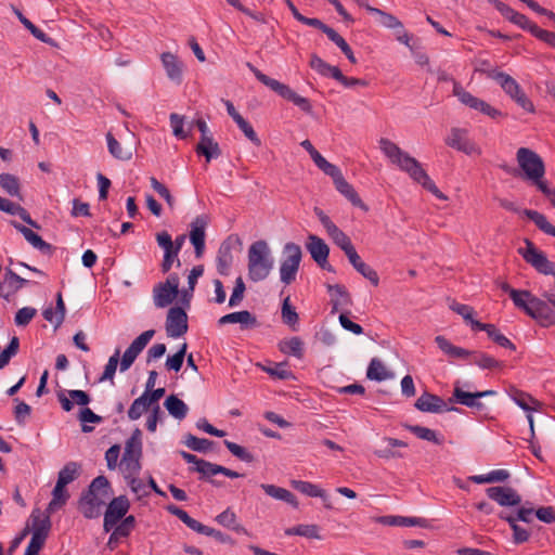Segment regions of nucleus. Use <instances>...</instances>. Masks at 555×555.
I'll use <instances>...</instances> for the list:
<instances>
[{
    "instance_id": "1",
    "label": "nucleus",
    "mask_w": 555,
    "mask_h": 555,
    "mask_svg": "<svg viewBox=\"0 0 555 555\" xmlns=\"http://www.w3.org/2000/svg\"><path fill=\"white\" fill-rule=\"evenodd\" d=\"M379 147L389 160L402 171L406 172L411 179L422 184L424 189L429 191L437 198L447 199V196L437 188L416 158L402 151L395 142L386 138L379 140Z\"/></svg>"
},
{
    "instance_id": "2",
    "label": "nucleus",
    "mask_w": 555,
    "mask_h": 555,
    "mask_svg": "<svg viewBox=\"0 0 555 555\" xmlns=\"http://www.w3.org/2000/svg\"><path fill=\"white\" fill-rule=\"evenodd\" d=\"M516 160L521 172L517 169L509 171L514 177H520L524 181L535 186L541 193L550 185L545 180V165L542 157L528 147H520L516 153Z\"/></svg>"
},
{
    "instance_id": "3",
    "label": "nucleus",
    "mask_w": 555,
    "mask_h": 555,
    "mask_svg": "<svg viewBox=\"0 0 555 555\" xmlns=\"http://www.w3.org/2000/svg\"><path fill=\"white\" fill-rule=\"evenodd\" d=\"M274 260L271 249L266 241L254 242L248 248V278L253 282L266 280L272 268Z\"/></svg>"
},
{
    "instance_id": "4",
    "label": "nucleus",
    "mask_w": 555,
    "mask_h": 555,
    "mask_svg": "<svg viewBox=\"0 0 555 555\" xmlns=\"http://www.w3.org/2000/svg\"><path fill=\"white\" fill-rule=\"evenodd\" d=\"M435 343L437 344L438 348L449 358L466 359L468 357H473V363L482 370H495L502 369L504 366L502 361H499L485 352L470 351L465 348L454 346L442 335L436 336Z\"/></svg>"
},
{
    "instance_id": "5",
    "label": "nucleus",
    "mask_w": 555,
    "mask_h": 555,
    "mask_svg": "<svg viewBox=\"0 0 555 555\" xmlns=\"http://www.w3.org/2000/svg\"><path fill=\"white\" fill-rule=\"evenodd\" d=\"M247 67L261 83H263L272 91L278 93L281 98L292 102L294 105L298 106L302 112L307 114H310L312 112V105L310 101L307 98L297 94L293 89H291L289 86L267 76L257 67H255L251 63H247Z\"/></svg>"
},
{
    "instance_id": "6",
    "label": "nucleus",
    "mask_w": 555,
    "mask_h": 555,
    "mask_svg": "<svg viewBox=\"0 0 555 555\" xmlns=\"http://www.w3.org/2000/svg\"><path fill=\"white\" fill-rule=\"evenodd\" d=\"M527 315L535 320L542 327L555 325V308L547 298L537 297L530 293L526 296L524 302L519 307Z\"/></svg>"
},
{
    "instance_id": "7",
    "label": "nucleus",
    "mask_w": 555,
    "mask_h": 555,
    "mask_svg": "<svg viewBox=\"0 0 555 555\" xmlns=\"http://www.w3.org/2000/svg\"><path fill=\"white\" fill-rule=\"evenodd\" d=\"M302 257L301 248L298 244L289 242L283 247V260L280 267L281 281L289 285L296 280Z\"/></svg>"
},
{
    "instance_id": "8",
    "label": "nucleus",
    "mask_w": 555,
    "mask_h": 555,
    "mask_svg": "<svg viewBox=\"0 0 555 555\" xmlns=\"http://www.w3.org/2000/svg\"><path fill=\"white\" fill-rule=\"evenodd\" d=\"M495 81L500 85L503 91L522 109L528 113H534V105L532 101L521 89L520 85L508 74L499 72L494 76Z\"/></svg>"
},
{
    "instance_id": "9",
    "label": "nucleus",
    "mask_w": 555,
    "mask_h": 555,
    "mask_svg": "<svg viewBox=\"0 0 555 555\" xmlns=\"http://www.w3.org/2000/svg\"><path fill=\"white\" fill-rule=\"evenodd\" d=\"M333 179L336 190L353 206L367 211L369 207L362 202L354 188L344 178L341 170L335 165L326 173Z\"/></svg>"
},
{
    "instance_id": "10",
    "label": "nucleus",
    "mask_w": 555,
    "mask_h": 555,
    "mask_svg": "<svg viewBox=\"0 0 555 555\" xmlns=\"http://www.w3.org/2000/svg\"><path fill=\"white\" fill-rule=\"evenodd\" d=\"M130 502L126 495L114 498L104 514L103 529L109 532L128 513Z\"/></svg>"
},
{
    "instance_id": "11",
    "label": "nucleus",
    "mask_w": 555,
    "mask_h": 555,
    "mask_svg": "<svg viewBox=\"0 0 555 555\" xmlns=\"http://www.w3.org/2000/svg\"><path fill=\"white\" fill-rule=\"evenodd\" d=\"M444 143L448 146L466 155L481 154V150L476 145L474 141L468 138V131L464 128H451L449 135L444 140Z\"/></svg>"
},
{
    "instance_id": "12",
    "label": "nucleus",
    "mask_w": 555,
    "mask_h": 555,
    "mask_svg": "<svg viewBox=\"0 0 555 555\" xmlns=\"http://www.w3.org/2000/svg\"><path fill=\"white\" fill-rule=\"evenodd\" d=\"M306 248L310 253L311 258L323 269L328 272H335L334 268L328 263L330 247L319 236L309 234Z\"/></svg>"
},
{
    "instance_id": "13",
    "label": "nucleus",
    "mask_w": 555,
    "mask_h": 555,
    "mask_svg": "<svg viewBox=\"0 0 555 555\" xmlns=\"http://www.w3.org/2000/svg\"><path fill=\"white\" fill-rule=\"evenodd\" d=\"M188 314L181 307H172L168 310L166 332L169 337L177 338L188 332Z\"/></svg>"
},
{
    "instance_id": "14",
    "label": "nucleus",
    "mask_w": 555,
    "mask_h": 555,
    "mask_svg": "<svg viewBox=\"0 0 555 555\" xmlns=\"http://www.w3.org/2000/svg\"><path fill=\"white\" fill-rule=\"evenodd\" d=\"M489 499L496 502L500 506H518L521 503V496L512 487L495 486L486 489Z\"/></svg>"
},
{
    "instance_id": "15",
    "label": "nucleus",
    "mask_w": 555,
    "mask_h": 555,
    "mask_svg": "<svg viewBox=\"0 0 555 555\" xmlns=\"http://www.w3.org/2000/svg\"><path fill=\"white\" fill-rule=\"evenodd\" d=\"M105 499L101 494H92L91 492L83 491L78 501V509L87 519H94L101 515L102 506L105 504Z\"/></svg>"
},
{
    "instance_id": "16",
    "label": "nucleus",
    "mask_w": 555,
    "mask_h": 555,
    "mask_svg": "<svg viewBox=\"0 0 555 555\" xmlns=\"http://www.w3.org/2000/svg\"><path fill=\"white\" fill-rule=\"evenodd\" d=\"M414 406L427 413H442L446 411H457L454 406H448L447 402L439 396L425 391L414 403Z\"/></svg>"
},
{
    "instance_id": "17",
    "label": "nucleus",
    "mask_w": 555,
    "mask_h": 555,
    "mask_svg": "<svg viewBox=\"0 0 555 555\" xmlns=\"http://www.w3.org/2000/svg\"><path fill=\"white\" fill-rule=\"evenodd\" d=\"M141 456L142 448L131 447V444L125 446V451L121 457L120 466L124 475L128 476L139 475L141 470Z\"/></svg>"
},
{
    "instance_id": "18",
    "label": "nucleus",
    "mask_w": 555,
    "mask_h": 555,
    "mask_svg": "<svg viewBox=\"0 0 555 555\" xmlns=\"http://www.w3.org/2000/svg\"><path fill=\"white\" fill-rule=\"evenodd\" d=\"M56 397L65 412H70L74 404L86 408L91 402L90 395L83 390H67V395L64 391H59Z\"/></svg>"
},
{
    "instance_id": "19",
    "label": "nucleus",
    "mask_w": 555,
    "mask_h": 555,
    "mask_svg": "<svg viewBox=\"0 0 555 555\" xmlns=\"http://www.w3.org/2000/svg\"><path fill=\"white\" fill-rule=\"evenodd\" d=\"M207 218L197 216L191 223L190 241L195 248L196 257H201L205 249V229Z\"/></svg>"
},
{
    "instance_id": "20",
    "label": "nucleus",
    "mask_w": 555,
    "mask_h": 555,
    "mask_svg": "<svg viewBox=\"0 0 555 555\" xmlns=\"http://www.w3.org/2000/svg\"><path fill=\"white\" fill-rule=\"evenodd\" d=\"M162 64L166 70L167 77L180 85L183 77V62L171 52H163L160 54Z\"/></svg>"
},
{
    "instance_id": "21",
    "label": "nucleus",
    "mask_w": 555,
    "mask_h": 555,
    "mask_svg": "<svg viewBox=\"0 0 555 555\" xmlns=\"http://www.w3.org/2000/svg\"><path fill=\"white\" fill-rule=\"evenodd\" d=\"M233 323H240L243 330L256 328L259 326L257 318L248 310L231 312L218 320V324L220 326Z\"/></svg>"
},
{
    "instance_id": "22",
    "label": "nucleus",
    "mask_w": 555,
    "mask_h": 555,
    "mask_svg": "<svg viewBox=\"0 0 555 555\" xmlns=\"http://www.w3.org/2000/svg\"><path fill=\"white\" fill-rule=\"evenodd\" d=\"M326 289L331 295V313H336L341 307L352 305V299L347 288L341 284H326Z\"/></svg>"
},
{
    "instance_id": "23",
    "label": "nucleus",
    "mask_w": 555,
    "mask_h": 555,
    "mask_svg": "<svg viewBox=\"0 0 555 555\" xmlns=\"http://www.w3.org/2000/svg\"><path fill=\"white\" fill-rule=\"evenodd\" d=\"M357 3L360 7L365 8V10L369 13L376 15L378 24L382 25L383 27L388 28V29H398V28L403 29V24L391 13H388L380 9L374 8V7L370 5L369 3H364L361 0H357Z\"/></svg>"
},
{
    "instance_id": "24",
    "label": "nucleus",
    "mask_w": 555,
    "mask_h": 555,
    "mask_svg": "<svg viewBox=\"0 0 555 555\" xmlns=\"http://www.w3.org/2000/svg\"><path fill=\"white\" fill-rule=\"evenodd\" d=\"M524 242L526 248H519L518 254L539 272L547 257L543 251L539 250L529 238H525Z\"/></svg>"
},
{
    "instance_id": "25",
    "label": "nucleus",
    "mask_w": 555,
    "mask_h": 555,
    "mask_svg": "<svg viewBox=\"0 0 555 555\" xmlns=\"http://www.w3.org/2000/svg\"><path fill=\"white\" fill-rule=\"evenodd\" d=\"M347 258L352 267L365 279H367L374 286H377L379 283V278L377 272L362 261L361 257L354 249L351 253H348Z\"/></svg>"
},
{
    "instance_id": "26",
    "label": "nucleus",
    "mask_w": 555,
    "mask_h": 555,
    "mask_svg": "<svg viewBox=\"0 0 555 555\" xmlns=\"http://www.w3.org/2000/svg\"><path fill=\"white\" fill-rule=\"evenodd\" d=\"M474 331H485L487 333L488 337L490 339H492L499 346H501L503 348L511 349V350L516 349V346L507 337H505L503 334H501L494 324L475 322Z\"/></svg>"
},
{
    "instance_id": "27",
    "label": "nucleus",
    "mask_w": 555,
    "mask_h": 555,
    "mask_svg": "<svg viewBox=\"0 0 555 555\" xmlns=\"http://www.w3.org/2000/svg\"><path fill=\"white\" fill-rule=\"evenodd\" d=\"M195 152L198 156H204L207 163L221 156V149L214 135L199 140L195 146Z\"/></svg>"
},
{
    "instance_id": "28",
    "label": "nucleus",
    "mask_w": 555,
    "mask_h": 555,
    "mask_svg": "<svg viewBox=\"0 0 555 555\" xmlns=\"http://www.w3.org/2000/svg\"><path fill=\"white\" fill-rule=\"evenodd\" d=\"M15 229L23 234L25 240L30 243L35 248L40 250L42 254H51L53 246L42 240L40 235L35 233L31 229L14 222Z\"/></svg>"
},
{
    "instance_id": "29",
    "label": "nucleus",
    "mask_w": 555,
    "mask_h": 555,
    "mask_svg": "<svg viewBox=\"0 0 555 555\" xmlns=\"http://www.w3.org/2000/svg\"><path fill=\"white\" fill-rule=\"evenodd\" d=\"M450 402H456L462 405L482 410L485 408L483 403L479 401V395L476 392L464 391L461 387L455 386L453 390L452 398L449 399Z\"/></svg>"
},
{
    "instance_id": "30",
    "label": "nucleus",
    "mask_w": 555,
    "mask_h": 555,
    "mask_svg": "<svg viewBox=\"0 0 555 555\" xmlns=\"http://www.w3.org/2000/svg\"><path fill=\"white\" fill-rule=\"evenodd\" d=\"M233 262L232 246L228 241L221 243L217 255V270L221 275H228Z\"/></svg>"
},
{
    "instance_id": "31",
    "label": "nucleus",
    "mask_w": 555,
    "mask_h": 555,
    "mask_svg": "<svg viewBox=\"0 0 555 555\" xmlns=\"http://www.w3.org/2000/svg\"><path fill=\"white\" fill-rule=\"evenodd\" d=\"M177 296L178 294L175 293V291H171L162 283L156 284L153 288V300L157 308H165L169 306Z\"/></svg>"
},
{
    "instance_id": "32",
    "label": "nucleus",
    "mask_w": 555,
    "mask_h": 555,
    "mask_svg": "<svg viewBox=\"0 0 555 555\" xmlns=\"http://www.w3.org/2000/svg\"><path fill=\"white\" fill-rule=\"evenodd\" d=\"M260 487L269 496L284 501L291 504L293 507H298V501L289 490L267 483H262Z\"/></svg>"
},
{
    "instance_id": "33",
    "label": "nucleus",
    "mask_w": 555,
    "mask_h": 555,
    "mask_svg": "<svg viewBox=\"0 0 555 555\" xmlns=\"http://www.w3.org/2000/svg\"><path fill=\"white\" fill-rule=\"evenodd\" d=\"M164 406L172 417L179 421L185 418L189 412V408L184 403V401H182L175 395H170L166 398Z\"/></svg>"
},
{
    "instance_id": "34",
    "label": "nucleus",
    "mask_w": 555,
    "mask_h": 555,
    "mask_svg": "<svg viewBox=\"0 0 555 555\" xmlns=\"http://www.w3.org/2000/svg\"><path fill=\"white\" fill-rule=\"evenodd\" d=\"M279 349L282 353L293 356L297 359H302L304 357V341L298 336L281 340L279 343Z\"/></svg>"
},
{
    "instance_id": "35",
    "label": "nucleus",
    "mask_w": 555,
    "mask_h": 555,
    "mask_svg": "<svg viewBox=\"0 0 555 555\" xmlns=\"http://www.w3.org/2000/svg\"><path fill=\"white\" fill-rule=\"evenodd\" d=\"M499 518L508 522L509 527L513 530V541L515 544H521L529 540V531L517 525L516 518L513 515H508L504 512H501L499 514Z\"/></svg>"
},
{
    "instance_id": "36",
    "label": "nucleus",
    "mask_w": 555,
    "mask_h": 555,
    "mask_svg": "<svg viewBox=\"0 0 555 555\" xmlns=\"http://www.w3.org/2000/svg\"><path fill=\"white\" fill-rule=\"evenodd\" d=\"M292 486L300 493L310 498H320L322 501H327V493L319 486L304 480H294Z\"/></svg>"
},
{
    "instance_id": "37",
    "label": "nucleus",
    "mask_w": 555,
    "mask_h": 555,
    "mask_svg": "<svg viewBox=\"0 0 555 555\" xmlns=\"http://www.w3.org/2000/svg\"><path fill=\"white\" fill-rule=\"evenodd\" d=\"M190 469L199 473L202 475L201 479L209 481L212 486H220V482L211 479V477L221 473V465L203 460L198 463V467H192Z\"/></svg>"
},
{
    "instance_id": "38",
    "label": "nucleus",
    "mask_w": 555,
    "mask_h": 555,
    "mask_svg": "<svg viewBox=\"0 0 555 555\" xmlns=\"http://www.w3.org/2000/svg\"><path fill=\"white\" fill-rule=\"evenodd\" d=\"M384 525L388 526H403V527H426V519L418 517L405 516H384L380 518Z\"/></svg>"
},
{
    "instance_id": "39",
    "label": "nucleus",
    "mask_w": 555,
    "mask_h": 555,
    "mask_svg": "<svg viewBox=\"0 0 555 555\" xmlns=\"http://www.w3.org/2000/svg\"><path fill=\"white\" fill-rule=\"evenodd\" d=\"M327 234L333 240V242L345 253L346 256L348 253H351L356 249L351 243L350 237L345 234L336 224L327 231Z\"/></svg>"
},
{
    "instance_id": "40",
    "label": "nucleus",
    "mask_w": 555,
    "mask_h": 555,
    "mask_svg": "<svg viewBox=\"0 0 555 555\" xmlns=\"http://www.w3.org/2000/svg\"><path fill=\"white\" fill-rule=\"evenodd\" d=\"M524 215L534 222L539 230L555 237V227L547 221L543 214L532 209H525Z\"/></svg>"
},
{
    "instance_id": "41",
    "label": "nucleus",
    "mask_w": 555,
    "mask_h": 555,
    "mask_svg": "<svg viewBox=\"0 0 555 555\" xmlns=\"http://www.w3.org/2000/svg\"><path fill=\"white\" fill-rule=\"evenodd\" d=\"M512 398L526 412L538 411L541 408V402L527 392L515 390Z\"/></svg>"
},
{
    "instance_id": "42",
    "label": "nucleus",
    "mask_w": 555,
    "mask_h": 555,
    "mask_svg": "<svg viewBox=\"0 0 555 555\" xmlns=\"http://www.w3.org/2000/svg\"><path fill=\"white\" fill-rule=\"evenodd\" d=\"M69 499V493L66 490V486H63L61 483L55 485L53 491H52V500L50 501L47 511L49 513H53L61 507H63L67 500Z\"/></svg>"
},
{
    "instance_id": "43",
    "label": "nucleus",
    "mask_w": 555,
    "mask_h": 555,
    "mask_svg": "<svg viewBox=\"0 0 555 555\" xmlns=\"http://www.w3.org/2000/svg\"><path fill=\"white\" fill-rule=\"evenodd\" d=\"M153 405L149 400L147 393H142L137 398L128 410V417L131 421L139 420L149 409L152 410Z\"/></svg>"
},
{
    "instance_id": "44",
    "label": "nucleus",
    "mask_w": 555,
    "mask_h": 555,
    "mask_svg": "<svg viewBox=\"0 0 555 555\" xmlns=\"http://www.w3.org/2000/svg\"><path fill=\"white\" fill-rule=\"evenodd\" d=\"M183 443L191 450L201 453H207L212 449L215 442L205 438H198L192 434L184 436Z\"/></svg>"
},
{
    "instance_id": "45",
    "label": "nucleus",
    "mask_w": 555,
    "mask_h": 555,
    "mask_svg": "<svg viewBox=\"0 0 555 555\" xmlns=\"http://www.w3.org/2000/svg\"><path fill=\"white\" fill-rule=\"evenodd\" d=\"M80 474V465L77 462H68L64 465V467L59 472L57 483L63 486H67L73 482L75 479L79 477Z\"/></svg>"
},
{
    "instance_id": "46",
    "label": "nucleus",
    "mask_w": 555,
    "mask_h": 555,
    "mask_svg": "<svg viewBox=\"0 0 555 555\" xmlns=\"http://www.w3.org/2000/svg\"><path fill=\"white\" fill-rule=\"evenodd\" d=\"M300 145L309 153L310 157L317 165V167L322 170L324 173H326L334 164L327 162L312 145V143L307 139L304 140Z\"/></svg>"
},
{
    "instance_id": "47",
    "label": "nucleus",
    "mask_w": 555,
    "mask_h": 555,
    "mask_svg": "<svg viewBox=\"0 0 555 555\" xmlns=\"http://www.w3.org/2000/svg\"><path fill=\"white\" fill-rule=\"evenodd\" d=\"M405 428L422 440H426L435 444H442L443 442V438L438 437L436 431L430 428L420 425H405Z\"/></svg>"
},
{
    "instance_id": "48",
    "label": "nucleus",
    "mask_w": 555,
    "mask_h": 555,
    "mask_svg": "<svg viewBox=\"0 0 555 555\" xmlns=\"http://www.w3.org/2000/svg\"><path fill=\"white\" fill-rule=\"evenodd\" d=\"M366 377L371 380L382 382L387 379L389 374L387 373L384 363L379 359L373 358L369 364Z\"/></svg>"
},
{
    "instance_id": "49",
    "label": "nucleus",
    "mask_w": 555,
    "mask_h": 555,
    "mask_svg": "<svg viewBox=\"0 0 555 555\" xmlns=\"http://www.w3.org/2000/svg\"><path fill=\"white\" fill-rule=\"evenodd\" d=\"M317 525H298L285 530L286 535H300L309 539H321Z\"/></svg>"
},
{
    "instance_id": "50",
    "label": "nucleus",
    "mask_w": 555,
    "mask_h": 555,
    "mask_svg": "<svg viewBox=\"0 0 555 555\" xmlns=\"http://www.w3.org/2000/svg\"><path fill=\"white\" fill-rule=\"evenodd\" d=\"M453 94L457 96L462 104L468 106L469 108L477 111L481 105L482 100L465 91L457 82H455L453 86Z\"/></svg>"
},
{
    "instance_id": "51",
    "label": "nucleus",
    "mask_w": 555,
    "mask_h": 555,
    "mask_svg": "<svg viewBox=\"0 0 555 555\" xmlns=\"http://www.w3.org/2000/svg\"><path fill=\"white\" fill-rule=\"evenodd\" d=\"M111 485L108 479L105 476L95 477L88 487L87 492H91L92 494H101L105 500L109 495Z\"/></svg>"
},
{
    "instance_id": "52",
    "label": "nucleus",
    "mask_w": 555,
    "mask_h": 555,
    "mask_svg": "<svg viewBox=\"0 0 555 555\" xmlns=\"http://www.w3.org/2000/svg\"><path fill=\"white\" fill-rule=\"evenodd\" d=\"M107 147L111 155L120 160H129L132 156L131 152L124 151L121 144L115 139V137L108 132L106 134Z\"/></svg>"
},
{
    "instance_id": "53",
    "label": "nucleus",
    "mask_w": 555,
    "mask_h": 555,
    "mask_svg": "<svg viewBox=\"0 0 555 555\" xmlns=\"http://www.w3.org/2000/svg\"><path fill=\"white\" fill-rule=\"evenodd\" d=\"M310 67L318 72L322 76H331L334 78V73L336 69H338L337 66H333L328 63H326L324 60H322L319 55L312 54L309 63Z\"/></svg>"
},
{
    "instance_id": "54",
    "label": "nucleus",
    "mask_w": 555,
    "mask_h": 555,
    "mask_svg": "<svg viewBox=\"0 0 555 555\" xmlns=\"http://www.w3.org/2000/svg\"><path fill=\"white\" fill-rule=\"evenodd\" d=\"M21 23L31 33V35L40 40L41 42L54 46V41L44 31L34 25L28 18H26L20 11L16 12Z\"/></svg>"
},
{
    "instance_id": "55",
    "label": "nucleus",
    "mask_w": 555,
    "mask_h": 555,
    "mask_svg": "<svg viewBox=\"0 0 555 555\" xmlns=\"http://www.w3.org/2000/svg\"><path fill=\"white\" fill-rule=\"evenodd\" d=\"M0 186L10 195V196H20V182L17 177L11 173H1L0 175Z\"/></svg>"
},
{
    "instance_id": "56",
    "label": "nucleus",
    "mask_w": 555,
    "mask_h": 555,
    "mask_svg": "<svg viewBox=\"0 0 555 555\" xmlns=\"http://www.w3.org/2000/svg\"><path fill=\"white\" fill-rule=\"evenodd\" d=\"M282 320L285 324L295 330V325L298 324L299 317L295 308L289 302V297H286L282 304Z\"/></svg>"
},
{
    "instance_id": "57",
    "label": "nucleus",
    "mask_w": 555,
    "mask_h": 555,
    "mask_svg": "<svg viewBox=\"0 0 555 555\" xmlns=\"http://www.w3.org/2000/svg\"><path fill=\"white\" fill-rule=\"evenodd\" d=\"M450 309L455 313L460 314L470 325L472 330L474 331V323L479 321L474 319L475 310L473 307L453 301L450 305Z\"/></svg>"
},
{
    "instance_id": "58",
    "label": "nucleus",
    "mask_w": 555,
    "mask_h": 555,
    "mask_svg": "<svg viewBox=\"0 0 555 555\" xmlns=\"http://www.w3.org/2000/svg\"><path fill=\"white\" fill-rule=\"evenodd\" d=\"M20 339L13 336L8 346L0 353V370L7 366L12 357L18 352Z\"/></svg>"
},
{
    "instance_id": "59",
    "label": "nucleus",
    "mask_w": 555,
    "mask_h": 555,
    "mask_svg": "<svg viewBox=\"0 0 555 555\" xmlns=\"http://www.w3.org/2000/svg\"><path fill=\"white\" fill-rule=\"evenodd\" d=\"M499 287L504 292L507 293L513 300L515 307L519 309L521 304L524 302V299L526 296H530V291H519L511 287V285L506 282H502L499 284Z\"/></svg>"
},
{
    "instance_id": "60",
    "label": "nucleus",
    "mask_w": 555,
    "mask_h": 555,
    "mask_svg": "<svg viewBox=\"0 0 555 555\" xmlns=\"http://www.w3.org/2000/svg\"><path fill=\"white\" fill-rule=\"evenodd\" d=\"M223 443L227 447V449L241 461H244L246 463H251L255 461V456L244 447L229 440H224Z\"/></svg>"
},
{
    "instance_id": "61",
    "label": "nucleus",
    "mask_w": 555,
    "mask_h": 555,
    "mask_svg": "<svg viewBox=\"0 0 555 555\" xmlns=\"http://www.w3.org/2000/svg\"><path fill=\"white\" fill-rule=\"evenodd\" d=\"M188 345L184 343L180 349L172 356H169L166 360L167 370L179 372L183 365Z\"/></svg>"
},
{
    "instance_id": "62",
    "label": "nucleus",
    "mask_w": 555,
    "mask_h": 555,
    "mask_svg": "<svg viewBox=\"0 0 555 555\" xmlns=\"http://www.w3.org/2000/svg\"><path fill=\"white\" fill-rule=\"evenodd\" d=\"M4 276H5V283H8V286L12 291L13 294L18 292L23 286H25L29 283L28 280L21 278L18 274H16L10 268H5Z\"/></svg>"
},
{
    "instance_id": "63",
    "label": "nucleus",
    "mask_w": 555,
    "mask_h": 555,
    "mask_svg": "<svg viewBox=\"0 0 555 555\" xmlns=\"http://www.w3.org/2000/svg\"><path fill=\"white\" fill-rule=\"evenodd\" d=\"M150 183H151V186L152 189L162 197L165 199V202L167 203V205L169 206V208H173L175 207V198L173 196L170 194V191L168 190V188L160 183L155 177H151L150 178Z\"/></svg>"
},
{
    "instance_id": "64",
    "label": "nucleus",
    "mask_w": 555,
    "mask_h": 555,
    "mask_svg": "<svg viewBox=\"0 0 555 555\" xmlns=\"http://www.w3.org/2000/svg\"><path fill=\"white\" fill-rule=\"evenodd\" d=\"M235 124L241 129V131L245 134V137L256 146L261 145V140L257 135L256 131L254 130L253 126L243 117L241 116L235 120Z\"/></svg>"
}]
</instances>
